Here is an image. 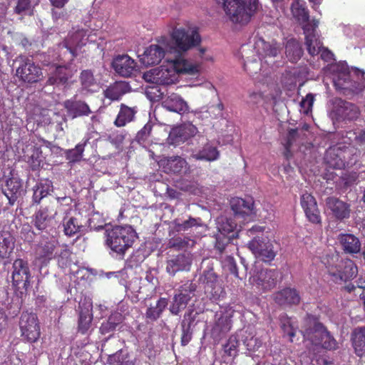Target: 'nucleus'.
Wrapping results in <instances>:
<instances>
[{
  "mask_svg": "<svg viewBox=\"0 0 365 365\" xmlns=\"http://www.w3.org/2000/svg\"><path fill=\"white\" fill-rule=\"evenodd\" d=\"M305 45L308 53L312 56L318 55L323 48L322 43L317 34H314V38H312V41L309 42L305 38Z\"/></svg>",
  "mask_w": 365,
  "mask_h": 365,
  "instance_id": "obj_53",
  "label": "nucleus"
},
{
  "mask_svg": "<svg viewBox=\"0 0 365 365\" xmlns=\"http://www.w3.org/2000/svg\"><path fill=\"white\" fill-rule=\"evenodd\" d=\"M352 346L355 354L362 357L365 355V327L355 329L351 335Z\"/></svg>",
  "mask_w": 365,
  "mask_h": 365,
  "instance_id": "obj_43",
  "label": "nucleus"
},
{
  "mask_svg": "<svg viewBox=\"0 0 365 365\" xmlns=\"http://www.w3.org/2000/svg\"><path fill=\"white\" fill-rule=\"evenodd\" d=\"M358 272L357 267L354 262L346 259L342 261L341 265L339 266L336 275L339 276L341 280L346 282L354 279Z\"/></svg>",
  "mask_w": 365,
  "mask_h": 365,
  "instance_id": "obj_40",
  "label": "nucleus"
},
{
  "mask_svg": "<svg viewBox=\"0 0 365 365\" xmlns=\"http://www.w3.org/2000/svg\"><path fill=\"white\" fill-rule=\"evenodd\" d=\"M56 211L48 207H41L35 214L34 225L36 228H46L54 221Z\"/></svg>",
  "mask_w": 365,
  "mask_h": 365,
  "instance_id": "obj_31",
  "label": "nucleus"
},
{
  "mask_svg": "<svg viewBox=\"0 0 365 365\" xmlns=\"http://www.w3.org/2000/svg\"><path fill=\"white\" fill-rule=\"evenodd\" d=\"M19 326L21 334L29 342H35L40 336V327L35 314L22 313Z\"/></svg>",
  "mask_w": 365,
  "mask_h": 365,
  "instance_id": "obj_7",
  "label": "nucleus"
},
{
  "mask_svg": "<svg viewBox=\"0 0 365 365\" xmlns=\"http://www.w3.org/2000/svg\"><path fill=\"white\" fill-rule=\"evenodd\" d=\"M57 245L58 242L56 240H52L42 245L37 251L39 257L51 259L57 256L63 257V256L66 255L68 253L67 250H61V252H58V251L56 250Z\"/></svg>",
  "mask_w": 365,
  "mask_h": 365,
  "instance_id": "obj_35",
  "label": "nucleus"
},
{
  "mask_svg": "<svg viewBox=\"0 0 365 365\" xmlns=\"http://www.w3.org/2000/svg\"><path fill=\"white\" fill-rule=\"evenodd\" d=\"M64 107L73 118L88 116L91 113L88 105L82 101L67 100L64 102Z\"/></svg>",
  "mask_w": 365,
  "mask_h": 365,
  "instance_id": "obj_30",
  "label": "nucleus"
},
{
  "mask_svg": "<svg viewBox=\"0 0 365 365\" xmlns=\"http://www.w3.org/2000/svg\"><path fill=\"white\" fill-rule=\"evenodd\" d=\"M88 142V139L82 140L78 143L74 148L68 149L64 151L66 159L71 163L80 162L83 155L85 147Z\"/></svg>",
  "mask_w": 365,
  "mask_h": 365,
  "instance_id": "obj_47",
  "label": "nucleus"
},
{
  "mask_svg": "<svg viewBox=\"0 0 365 365\" xmlns=\"http://www.w3.org/2000/svg\"><path fill=\"white\" fill-rule=\"evenodd\" d=\"M314 101V96L312 93H308L300 103L301 111L307 115L312 111L313 103Z\"/></svg>",
  "mask_w": 365,
  "mask_h": 365,
  "instance_id": "obj_61",
  "label": "nucleus"
},
{
  "mask_svg": "<svg viewBox=\"0 0 365 365\" xmlns=\"http://www.w3.org/2000/svg\"><path fill=\"white\" fill-rule=\"evenodd\" d=\"M339 241L346 253L356 254L361 250V242L354 235L342 234L339 236Z\"/></svg>",
  "mask_w": 365,
  "mask_h": 365,
  "instance_id": "obj_39",
  "label": "nucleus"
},
{
  "mask_svg": "<svg viewBox=\"0 0 365 365\" xmlns=\"http://www.w3.org/2000/svg\"><path fill=\"white\" fill-rule=\"evenodd\" d=\"M197 284L192 281H187L176 290V293L194 298L196 297Z\"/></svg>",
  "mask_w": 365,
  "mask_h": 365,
  "instance_id": "obj_55",
  "label": "nucleus"
},
{
  "mask_svg": "<svg viewBox=\"0 0 365 365\" xmlns=\"http://www.w3.org/2000/svg\"><path fill=\"white\" fill-rule=\"evenodd\" d=\"M298 137H299V133H298L297 129L292 128V129L289 130L285 143H284L285 150L287 152L290 151L291 147L296 142Z\"/></svg>",
  "mask_w": 365,
  "mask_h": 365,
  "instance_id": "obj_64",
  "label": "nucleus"
},
{
  "mask_svg": "<svg viewBox=\"0 0 365 365\" xmlns=\"http://www.w3.org/2000/svg\"><path fill=\"white\" fill-rule=\"evenodd\" d=\"M326 205L332 215L338 220L348 219L350 217V205L335 197L326 199Z\"/></svg>",
  "mask_w": 365,
  "mask_h": 365,
  "instance_id": "obj_21",
  "label": "nucleus"
},
{
  "mask_svg": "<svg viewBox=\"0 0 365 365\" xmlns=\"http://www.w3.org/2000/svg\"><path fill=\"white\" fill-rule=\"evenodd\" d=\"M19 63L16 75L20 81L27 83H34L43 77L41 68L27 56H21L17 59Z\"/></svg>",
  "mask_w": 365,
  "mask_h": 365,
  "instance_id": "obj_5",
  "label": "nucleus"
},
{
  "mask_svg": "<svg viewBox=\"0 0 365 365\" xmlns=\"http://www.w3.org/2000/svg\"><path fill=\"white\" fill-rule=\"evenodd\" d=\"M124 320L123 315L120 312L111 314L106 322L101 324L100 331L102 334H108L113 332L120 326Z\"/></svg>",
  "mask_w": 365,
  "mask_h": 365,
  "instance_id": "obj_42",
  "label": "nucleus"
},
{
  "mask_svg": "<svg viewBox=\"0 0 365 365\" xmlns=\"http://www.w3.org/2000/svg\"><path fill=\"white\" fill-rule=\"evenodd\" d=\"M192 262V255L188 252L173 256L166 262V271L173 276L178 272L189 271Z\"/></svg>",
  "mask_w": 365,
  "mask_h": 365,
  "instance_id": "obj_16",
  "label": "nucleus"
},
{
  "mask_svg": "<svg viewBox=\"0 0 365 365\" xmlns=\"http://www.w3.org/2000/svg\"><path fill=\"white\" fill-rule=\"evenodd\" d=\"M236 230H218L216 234L215 247L222 252L226 245L232 242V240L238 237Z\"/></svg>",
  "mask_w": 365,
  "mask_h": 365,
  "instance_id": "obj_44",
  "label": "nucleus"
},
{
  "mask_svg": "<svg viewBox=\"0 0 365 365\" xmlns=\"http://www.w3.org/2000/svg\"><path fill=\"white\" fill-rule=\"evenodd\" d=\"M195 240L182 236L174 237L170 239L168 246L176 250H183L194 246Z\"/></svg>",
  "mask_w": 365,
  "mask_h": 365,
  "instance_id": "obj_49",
  "label": "nucleus"
},
{
  "mask_svg": "<svg viewBox=\"0 0 365 365\" xmlns=\"http://www.w3.org/2000/svg\"><path fill=\"white\" fill-rule=\"evenodd\" d=\"M274 302L279 306L291 307L298 305L301 301L299 292L294 288L286 287L272 295Z\"/></svg>",
  "mask_w": 365,
  "mask_h": 365,
  "instance_id": "obj_17",
  "label": "nucleus"
},
{
  "mask_svg": "<svg viewBox=\"0 0 365 365\" xmlns=\"http://www.w3.org/2000/svg\"><path fill=\"white\" fill-rule=\"evenodd\" d=\"M364 72L357 68H351V70L347 69L340 72L334 79V85L337 90L350 91L353 93H359L364 89V86L359 80L364 78Z\"/></svg>",
  "mask_w": 365,
  "mask_h": 365,
  "instance_id": "obj_2",
  "label": "nucleus"
},
{
  "mask_svg": "<svg viewBox=\"0 0 365 365\" xmlns=\"http://www.w3.org/2000/svg\"><path fill=\"white\" fill-rule=\"evenodd\" d=\"M106 243L114 252L123 254L137 238L135 230H106Z\"/></svg>",
  "mask_w": 365,
  "mask_h": 365,
  "instance_id": "obj_4",
  "label": "nucleus"
},
{
  "mask_svg": "<svg viewBox=\"0 0 365 365\" xmlns=\"http://www.w3.org/2000/svg\"><path fill=\"white\" fill-rule=\"evenodd\" d=\"M30 272L26 262L17 259L13 264L12 281L17 289H24L25 293L31 287Z\"/></svg>",
  "mask_w": 365,
  "mask_h": 365,
  "instance_id": "obj_9",
  "label": "nucleus"
},
{
  "mask_svg": "<svg viewBox=\"0 0 365 365\" xmlns=\"http://www.w3.org/2000/svg\"><path fill=\"white\" fill-rule=\"evenodd\" d=\"M159 165L166 173H180L186 168L187 162L180 156H173L161 159Z\"/></svg>",
  "mask_w": 365,
  "mask_h": 365,
  "instance_id": "obj_25",
  "label": "nucleus"
},
{
  "mask_svg": "<svg viewBox=\"0 0 365 365\" xmlns=\"http://www.w3.org/2000/svg\"><path fill=\"white\" fill-rule=\"evenodd\" d=\"M300 204L307 220L314 225H319L322 218L315 197L306 192L301 195Z\"/></svg>",
  "mask_w": 365,
  "mask_h": 365,
  "instance_id": "obj_15",
  "label": "nucleus"
},
{
  "mask_svg": "<svg viewBox=\"0 0 365 365\" xmlns=\"http://www.w3.org/2000/svg\"><path fill=\"white\" fill-rule=\"evenodd\" d=\"M301 24L302 25L305 38H307L309 42L311 41L312 38H314V34H317L316 29L319 26V21L313 19L312 21H309V19L307 21Z\"/></svg>",
  "mask_w": 365,
  "mask_h": 365,
  "instance_id": "obj_56",
  "label": "nucleus"
},
{
  "mask_svg": "<svg viewBox=\"0 0 365 365\" xmlns=\"http://www.w3.org/2000/svg\"><path fill=\"white\" fill-rule=\"evenodd\" d=\"M137 112L136 107H129L124 103H121L114 125L119 128L126 125L134 120Z\"/></svg>",
  "mask_w": 365,
  "mask_h": 365,
  "instance_id": "obj_36",
  "label": "nucleus"
},
{
  "mask_svg": "<svg viewBox=\"0 0 365 365\" xmlns=\"http://www.w3.org/2000/svg\"><path fill=\"white\" fill-rule=\"evenodd\" d=\"M285 53L289 61L296 63L303 55L301 43L294 38L288 40L285 46Z\"/></svg>",
  "mask_w": 365,
  "mask_h": 365,
  "instance_id": "obj_45",
  "label": "nucleus"
},
{
  "mask_svg": "<svg viewBox=\"0 0 365 365\" xmlns=\"http://www.w3.org/2000/svg\"><path fill=\"white\" fill-rule=\"evenodd\" d=\"M173 67L176 73L188 76H197L200 70V65L199 63H192L182 58H176L173 61Z\"/></svg>",
  "mask_w": 365,
  "mask_h": 365,
  "instance_id": "obj_29",
  "label": "nucleus"
},
{
  "mask_svg": "<svg viewBox=\"0 0 365 365\" xmlns=\"http://www.w3.org/2000/svg\"><path fill=\"white\" fill-rule=\"evenodd\" d=\"M168 305V299L160 297L155 304L148 306L145 314V322L148 324L157 321L162 315L163 311Z\"/></svg>",
  "mask_w": 365,
  "mask_h": 365,
  "instance_id": "obj_27",
  "label": "nucleus"
},
{
  "mask_svg": "<svg viewBox=\"0 0 365 365\" xmlns=\"http://www.w3.org/2000/svg\"><path fill=\"white\" fill-rule=\"evenodd\" d=\"M177 228H192L193 227H202V220L200 218L189 217L188 220H184L180 223L178 220H175Z\"/></svg>",
  "mask_w": 365,
  "mask_h": 365,
  "instance_id": "obj_60",
  "label": "nucleus"
},
{
  "mask_svg": "<svg viewBox=\"0 0 365 365\" xmlns=\"http://www.w3.org/2000/svg\"><path fill=\"white\" fill-rule=\"evenodd\" d=\"M22 304V300L18 296L12 298L11 304L8 307L9 314L14 317L19 313Z\"/></svg>",
  "mask_w": 365,
  "mask_h": 365,
  "instance_id": "obj_63",
  "label": "nucleus"
},
{
  "mask_svg": "<svg viewBox=\"0 0 365 365\" xmlns=\"http://www.w3.org/2000/svg\"><path fill=\"white\" fill-rule=\"evenodd\" d=\"M192 299V298L185 296V294L175 293L169 307L170 313L173 315H178L182 309L186 308L187 305Z\"/></svg>",
  "mask_w": 365,
  "mask_h": 365,
  "instance_id": "obj_48",
  "label": "nucleus"
},
{
  "mask_svg": "<svg viewBox=\"0 0 365 365\" xmlns=\"http://www.w3.org/2000/svg\"><path fill=\"white\" fill-rule=\"evenodd\" d=\"M235 23L247 24L258 9V0H216Z\"/></svg>",
  "mask_w": 365,
  "mask_h": 365,
  "instance_id": "obj_1",
  "label": "nucleus"
},
{
  "mask_svg": "<svg viewBox=\"0 0 365 365\" xmlns=\"http://www.w3.org/2000/svg\"><path fill=\"white\" fill-rule=\"evenodd\" d=\"M111 65L115 72L124 78L131 77L138 70L137 63L127 54L114 57Z\"/></svg>",
  "mask_w": 365,
  "mask_h": 365,
  "instance_id": "obj_14",
  "label": "nucleus"
},
{
  "mask_svg": "<svg viewBox=\"0 0 365 365\" xmlns=\"http://www.w3.org/2000/svg\"><path fill=\"white\" fill-rule=\"evenodd\" d=\"M292 12L299 24H304L309 19V11L299 2L292 4Z\"/></svg>",
  "mask_w": 365,
  "mask_h": 365,
  "instance_id": "obj_51",
  "label": "nucleus"
},
{
  "mask_svg": "<svg viewBox=\"0 0 365 365\" xmlns=\"http://www.w3.org/2000/svg\"><path fill=\"white\" fill-rule=\"evenodd\" d=\"M197 314H198L197 312H194L192 309H190L188 312L185 313L183 319L180 324L182 329V346H186L191 341L193 330L197 324V321L196 320Z\"/></svg>",
  "mask_w": 365,
  "mask_h": 365,
  "instance_id": "obj_19",
  "label": "nucleus"
},
{
  "mask_svg": "<svg viewBox=\"0 0 365 365\" xmlns=\"http://www.w3.org/2000/svg\"><path fill=\"white\" fill-rule=\"evenodd\" d=\"M231 327V316L228 314L222 315L216 321L212 329V335L215 339L220 340L230 330Z\"/></svg>",
  "mask_w": 365,
  "mask_h": 365,
  "instance_id": "obj_38",
  "label": "nucleus"
},
{
  "mask_svg": "<svg viewBox=\"0 0 365 365\" xmlns=\"http://www.w3.org/2000/svg\"><path fill=\"white\" fill-rule=\"evenodd\" d=\"M72 73L69 66H58L54 72L48 77L46 81L47 85L66 84L71 78Z\"/></svg>",
  "mask_w": 365,
  "mask_h": 365,
  "instance_id": "obj_34",
  "label": "nucleus"
},
{
  "mask_svg": "<svg viewBox=\"0 0 365 365\" xmlns=\"http://www.w3.org/2000/svg\"><path fill=\"white\" fill-rule=\"evenodd\" d=\"M219 151L216 147L206 145L197 154V158L199 160H205L207 161H213L218 158Z\"/></svg>",
  "mask_w": 365,
  "mask_h": 365,
  "instance_id": "obj_50",
  "label": "nucleus"
},
{
  "mask_svg": "<svg viewBox=\"0 0 365 365\" xmlns=\"http://www.w3.org/2000/svg\"><path fill=\"white\" fill-rule=\"evenodd\" d=\"M279 276L277 269H261L253 275V282L261 286L264 289L269 290L275 287Z\"/></svg>",
  "mask_w": 365,
  "mask_h": 365,
  "instance_id": "obj_20",
  "label": "nucleus"
},
{
  "mask_svg": "<svg viewBox=\"0 0 365 365\" xmlns=\"http://www.w3.org/2000/svg\"><path fill=\"white\" fill-rule=\"evenodd\" d=\"M332 104L333 112L338 120L353 121L360 115L359 107L353 103L340 98H335L332 101Z\"/></svg>",
  "mask_w": 365,
  "mask_h": 365,
  "instance_id": "obj_8",
  "label": "nucleus"
},
{
  "mask_svg": "<svg viewBox=\"0 0 365 365\" xmlns=\"http://www.w3.org/2000/svg\"><path fill=\"white\" fill-rule=\"evenodd\" d=\"M327 328L319 322L314 321L313 324L311 325L305 330V336L308 340L311 341L314 345H318L320 343V339L326 331Z\"/></svg>",
  "mask_w": 365,
  "mask_h": 365,
  "instance_id": "obj_46",
  "label": "nucleus"
},
{
  "mask_svg": "<svg viewBox=\"0 0 365 365\" xmlns=\"http://www.w3.org/2000/svg\"><path fill=\"white\" fill-rule=\"evenodd\" d=\"M153 129V124L150 122L147 123L136 134L135 140L141 144L148 140Z\"/></svg>",
  "mask_w": 365,
  "mask_h": 365,
  "instance_id": "obj_57",
  "label": "nucleus"
},
{
  "mask_svg": "<svg viewBox=\"0 0 365 365\" xmlns=\"http://www.w3.org/2000/svg\"><path fill=\"white\" fill-rule=\"evenodd\" d=\"M144 78L148 82L163 86L173 84L177 81L174 67L168 68L160 66L159 68L153 69L145 73Z\"/></svg>",
  "mask_w": 365,
  "mask_h": 365,
  "instance_id": "obj_11",
  "label": "nucleus"
},
{
  "mask_svg": "<svg viewBox=\"0 0 365 365\" xmlns=\"http://www.w3.org/2000/svg\"><path fill=\"white\" fill-rule=\"evenodd\" d=\"M10 175L2 185L1 190L3 194L8 199L9 204L14 205L24 193V182L17 175H14L12 172L10 173Z\"/></svg>",
  "mask_w": 365,
  "mask_h": 365,
  "instance_id": "obj_10",
  "label": "nucleus"
},
{
  "mask_svg": "<svg viewBox=\"0 0 365 365\" xmlns=\"http://www.w3.org/2000/svg\"><path fill=\"white\" fill-rule=\"evenodd\" d=\"M175 51L181 53L198 46L201 37L196 29L175 28L171 34Z\"/></svg>",
  "mask_w": 365,
  "mask_h": 365,
  "instance_id": "obj_3",
  "label": "nucleus"
},
{
  "mask_svg": "<svg viewBox=\"0 0 365 365\" xmlns=\"http://www.w3.org/2000/svg\"><path fill=\"white\" fill-rule=\"evenodd\" d=\"M78 331L85 334L90 329L93 320L92 306L79 304Z\"/></svg>",
  "mask_w": 365,
  "mask_h": 365,
  "instance_id": "obj_28",
  "label": "nucleus"
},
{
  "mask_svg": "<svg viewBox=\"0 0 365 365\" xmlns=\"http://www.w3.org/2000/svg\"><path fill=\"white\" fill-rule=\"evenodd\" d=\"M81 32H74L65 38L61 44V46L66 48L71 54V58L69 59L70 64L78 55L77 48H81L83 45V43H81Z\"/></svg>",
  "mask_w": 365,
  "mask_h": 365,
  "instance_id": "obj_37",
  "label": "nucleus"
},
{
  "mask_svg": "<svg viewBox=\"0 0 365 365\" xmlns=\"http://www.w3.org/2000/svg\"><path fill=\"white\" fill-rule=\"evenodd\" d=\"M240 344L239 340L237 336L232 335L228 339L227 343L223 345V350L225 354L229 356L235 357L237 355L238 346Z\"/></svg>",
  "mask_w": 365,
  "mask_h": 365,
  "instance_id": "obj_52",
  "label": "nucleus"
},
{
  "mask_svg": "<svg viewBox=\"0 0 365 365\" xmlns=\"http://www.w3.org/2000/svg\"><path fill=\"white\" fill-rule=\"evenodd\" d=\"M53 190V182L48 179L41 180L33 187L32 203L39 205L44 197L50 195Z\"/></svg>",
  "mask_w": 365,
  "mask_h": 365,
  "instance_id": "obj_32",
  "label": "nucleus"
},
{
  "mask_svg": "<svg viewBox=\"0 0 365 365\" xmlns=\"http://www.w3.org/2000/svg\"><path fill=\"white\" fill-rule=\"evenodd\" d=\"M41 150L39 147L34 146L32 153L28 156L27 163L29 164L32 170L38 169L41 163Z\"/></svg>",
  "mask_w": 365,
  "mask_h": 365,
  "instance_id": "obj_54",
  "label": "nucleus"
},
{
  "mask_svg": "<svg viewBox=\"0 0 365 365\" xmlns=\"http://www.w3.org/2000/svg\"><path fill=\"white\" fill-rule=\"evenodd\" d=\"M202 282L205 284V292L210 294L212 300H218L224 297L225 292L217 274L212 268L203 272Z\"/></svg>",
  "mask_w": 365,
  "mask_h": 365,
  "instance_id": "obj_13",
  "label": "nucleus"
},
{
  "mask_svg": "<svg viewBox=\"0 0 365 365\" xmlns=\"http://www.w3.org/2000/svg\"><path fill=\"white\" fill-rule=\"evenodd\" d=\"M135 358L127 349H120L108 357L109 365H135Z\"/></svg>",
  "mask_w": 365,
  "mask_h": 365,
  "instance_id": "obj_33",
  "label": "nucleus"
},
{
  "mask_svg": "<svg viewBox=\"0 0 365 365\" xmlns=\"http://www.w3.org/2000/svg\"><path fill=\"white\" fill-rule=\"evenodd\" d=\"M197 131V128L194 125L182 124L171 130L168 141L172 145H178L194 136Z\"/></svg>",
  "mask_w": 365,
  "mask_h": 365,
  "instance_id": "obj_18",
  "label": "nucleus"
},
{
  "mask_svg": "<svg viewBox=\"0 0 365 365\" xmlns=\"http://www.w3.org/2000/svg\"><path fill=\"white\" fill-rule=\"evenodd\" d=\"M163 107L172 112L183 114L188 112L189 106L186 101L177 93H171L163 102Z\"/></svg>",
  "mask_w": 365,
  "mask_h": 365,
  "instance_id": "obj_24",
  "label": "nucleus"
},
{
  "mask_svg": "<svg viewBox=\"0 0 365 365\" xmlns=\"http://www.w3.org/2000/svg\"><path fill=\"white\" fill-rule=\"evenodd\" d=\"M80 81L82 86L86 89L90 88L96 83L93 73L90 70H84L81 73Z\"/></svg>",
  "mask_w": 365,
  "mask_h": 365,
  "instance_id": "obj_58",
  "label": "nucleus"
},
{
  "mask_svg": "<svg viewBox=\"0 0 365 365\" xmlns=\"http://www.w3.org/2000/svg\"><path fill=\"white\" fill-rule=\"evenodd\" d=\"M130 91V86L128 83L123 81H115L104 91V96L111 101H119Z\"/></svg>",
  "mask_w": 365,
  "mask_h": 365,
  "instance_id": "obj_26",
  "label": "nucleus"
},
{
  "mask_svg": "<svg viewBox=\"0 0 365 365\" xmlns=\"http://www.w3.org/2000/svg\"><path fill=\"white\" fill-rule=\"evenodd\" d=\"M322 338L320 339V343L318 345L322 346L324 349H334L336 347V341L334 339V337L330 334V333L326 330L324 331Z\"/></svg>",
  "mask_w": 365,
  "mask_h": 365,
  "instance_id": "obj_59",
  "label": "nucleus"
},
{
  "mask_svg": "<svg viewBox=\"0 0 365 365\" xmlns=\"http://www.w3.org/2000/svg\"><path fill=\"white\" fill-rule=\"evenodd\" d=\"M351 154L349 149H341L340 147L329 148L325 153L324 161L327 165L334 169H344L352 162L346 161V157Z\"/></svg>",
  "mask_w": 365,
  "mask_h": 365,
  "instance_id": "obj_12",
  "label": "nucleus"
},
{
  "mask_svg": "<svg viewBox=\"0 0 365 365\" xmlns=\"http://www.w3.org/2000/svg\"><path fill=\"white\" fill-rule=\"evenodd\" d=\"M248 248L257 258L264 262H270L276 256L272 244L267 237L262 236L255 237L248 243Z\"/></svg>",
  "mask_w": 365,
  "mask_h": 365,
  "instance_id": "obj_6",
  "label": "nucleus"
},
{
  "mask_svg": "<svg viewBox=\"0 0 365 365\" xmlns=\"http://www.w3.org/2000/svg\"><path fill=\"white\" fill-rule=\"evenodd\" d=\"M165 51L159 45L152 44L144 51L140 61L145 66H152L160 63L165 57Z\"/></svg>",
  "mask_w": 365,
  "mask_h": 365,
  "instance_id": "obj_23",
  "label": "nucleus"
},
{
  "mask_svg": "<svg viewBox=\"0 0 365 365\" xmlns=\"http://www.w3.org/2000/svg\"><path fill=\"white\" fill-rule=\"evenodd\" d=\"M230 205L236 219H242V222L250 220L253 213V202L240 197H235L231 200Z\"/></svg>",
  "mask_w": 365,
  "mask_h": 365,
  "instance_id": "obj_22",
  "label": "nucleus"
},
{
  "mask_svg": "<svg viewBox=\"0 0 365 365\" xmlns=\"http://www.w3.org/2000/svg\"><path fill=\"white\" fill-rule=\"evenodd\" d=\"M31 9V0H17L14 13L19 15L26 14Z\"/></svg>",
  "mask_w": 365,
  "mask_h": 365,
  "instance_id": "obj_62",
  "label": "nucleus"
},
{
  "mask_svg": "<svg viewBox=\"0 0 365 365\" xmlns=\"http://www.w3.org/2000/svg\"><path fill=\"white\" fill-rule=\"evenodd\" d=\"M14 247V238L8 230L0 231V257H9Z\"/></svg>",
  "mask_w": 365,
  "mask_h": 365,
  "instance_id": "obj_41",
  "label": "nucleus"
}]
</instances>
